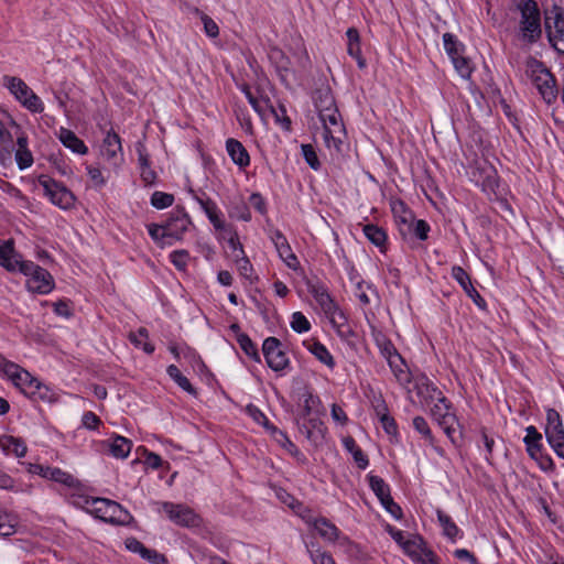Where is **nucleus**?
Masks as SVG:
<instances>
[{"instance_id": "44", "label": "nucleus", "mask_w": 564, "mask_h": 564, "mask_svg": "<svg viewBox=\"0 0 564 564\" xmlns=\"http://www.w3.org/2000/svg\"><path fill=\"white\" fill-rule=\"evenodd\" d=\"M362 230L367 239L376 247L380 248L381 250L382 248L386 247L388 236L387 232L381 227L368 224L365 225Z\"/></svg>"}, {"instance_id": "5", "label": "nucleus", "mask_w": 564, "mask_h": 564, "mask_svg": "<svg viewBox=\"0 0 564 564\" xmlns=\"http://www.w3.org/2000/svg\"><path fill=\"white\" fill-rule=\"evenodd\" d=\"M470 178L477 185L481 186L482 191L486 192L490 200H497L500 204V208H509L505 199H500L497 193L499 187L498 174L492 164L485 159H476L470 167Z\"/></svg>"}, {"instance_id": "40", "label": "nucleus", "mask_w": 564, "mask_h": 564, "mask_svg": "<svg viewBox=\"0 0 564 564\" xmlns=\"http://www.w3.org/2000/svg\"><path fill=\"white\" fill-rule=\"evenodd\" d=\"M166 373L182 390L186 391L191 395H197V390L192 386L189 380L181 372L177 366L170 365L166 368Z\"/></svg>"}, {"instance_id": "1", "label": "nucleus", "mask_w": 564, "mask_h": 564, "mask_svg": "<svg viewBox=\"0 0 564 564\" xmlns=\"http://www.w3.org/2000/svg\"><path fill=\"white\" fill-rule=\"evenodd\" d=\"M0 377L10 381L14 388L33 402L55 403L58 401V394L52 387L1 354Z\"/></svg>"}, {"instance_id": "23", "label": "nucleus", "mask_w": 564, "mask_h": 564, "mask_svg": "<svg viewBox=\"0 0 564 564\" xmlns=\"http://www.w3.org/2000/svg\"><path fill=\"white\" fill-rule=\"evenodd\" d=\"M126 547L133 552L140 554V556L152 564H166V557L159 553L156 550L148 549L145 545L135 538H129L126 540Z\"/></svg>"}, {"instance_id": "15", "label": "nucleus", "mask_w": 564, "mask_h": 564, "mask_svg": "<svg viewBox=\"0 0 564 564\" xmlns=\"http://www.w3.org/2000/svg\"><path fill=\"white\" fill-rule=\"evenodd\" d=\"M39 183L45 189L53 204L62 209L72 207L75 202L74 194L62 183L47 175H40Z\"/></svg>"}, {"instance_id": "53", "label": "nucleus", "mask_w": 564, "mask_h": 564, "mask_svg": "<svg viewBox=\"0 0 564 564\" xmlns=\"http://www.w3.org/2000/svg\"><path fill=\"white\" fill-rule=\"evenodd\" d=\"M169 258L178 271H186L189 261V253L187 250H174L170 253Z\"/></svg>"}, {"instance_id": "31", "label": "nucleus", "mask_w": 564, "mask_h": 564, "mask_svg": "<svg viewBox=\"0 0 564 564\" xmlns=\"http://www.w3.org/2000/svg\"><path fill=\"white\" fill-rule=\"evenodd\" d=\"M226 149L232 162L239 167H246L250 164V156L242 143L236 139L226 141Z\"/></svg>"}, {"instance_id": "39", "label": "nucleus", "mask_w": 564, "mask_h": 564, "mask_svg": "<svg viewBox=\"0 0 564 564\" xmlns=\"http://www.w3.org/2000/svg\"><path fill=\"white\" fill-rule=\"evenodd\" d=\"M45 479L58 482L68 488H73L78 485V480L72 474L58 467L50 466Z\"/></svg>"}, {"instance_id": "63", "label": "nucleus", "mask_w": 564, "mask_h": 564, "mask_svg": "<svg viewBox=\"0 0 564 564\" xmlns=\"http://www.w3.org/2000/svg\"><path fill=\"white\" fill-rule=\"evenodd\" d=\"M370 403L377 417H380L389 413L388 404L381 393L373 394L370 400Z\"/></svg>"}, {"instance_id": "7", "label": "nucleus", "mask_w": 564, "mask_h": 564, "mask_svg": "<svg viewBox=\"0 0 564 564\" xmlns=\"http://www.w3.org/2000/svg\"><path fill=\"white\" fill-rule=\"evenodd\" d=\"M528 68L531 72L532 82L538 88L543 100L547 105L555 101L557 98V88L553 74L541 61L533 57L528 61Z\"/></svg>"}, {"instance_id": "57", "label": "nucleus", "mask_w": 564, "mask_h": 564, "mask_svg": "<svg viewBox=\"0 0 564 564\" xmlns=\"http://www.w3.org/2000/svg\"><path fill=\"white\" fill-rule=\"evenodd\" d=\"M452 62L455 66V69L463 78H469L473 72L470 59L463 56V54L457 55L452 58Z\"/></svg>"}, {"instance_id": "21", "label": "nucleus", "mask_w": 564, "mask_h": 564, "mask_svg": "<svg viewBox=\"0 0 564 564\" xmlns=\"http://www.w3.org/2000/svg\"><path fill=\"white\" fill-rule=\"evenodd\" d=\"M299 429L301 434L314 445L323 442L327 431L324 423L317 417L305 419Z\"/></svg>"}, {"instance_id": "51", "label": "nucleus", "mask_w": 564, "mask_h": 564, "mask_svg": "<svg viewBox=\"0 0 564 564\" xmlns=\"http://www.w3.org/2000/svg\"><path fill=\"white\" fill-rule=\"evenodd\" d=\"M444 47L449 55L451 59L456 57L464 52V45L458 43L455 35L452 33H445L443 35Z\"/></svg>"}, {"instance_id": "2", "label": "nucleus", "mask_w": 564, "mask_h": 564, "mask_svg": "<svg viewBox=\"0 0 564 564\" xmlns=\"http://www.w3.org/2000/svg\"><path fill=\"white\" fill-rule=\"evenodd\" d=\"M72 503L94 518L112 525H127L132 520L131 513L115 500L88 495H73Z\"/></svg>"}, {"instance_id": "60", "label": "nucleus", "mask_w": 564, "mask_h": 564, "mask_svg": "<svg viewBox=\"0 0 564 564\" xmlns=\"http://www.w3.org/2000/svg\"><path fill=\"white\" fill-rule=\"evenodd\" d=\"M270 112L274 116L275 122L280 123L286 131L291 130V119L286 116V109L283 105H279V108L270 106Z\"/></svg>"}, {"instance_id": "41", "label": "nucleus", "mask_w": 564, "mask_h": 564, "mask_svg": "<svg viewBox=\"0 0 564 564\" xmlns=\"http://www.w3.org/2000/svg\"><path fill=\"white\" fill-rule=\"evenodd\" d=\"M306 549L313 564H336L333 555L329 552L322 550L317 542L306 544Z\"/></svg>"}, {"instance_id": "8", "label": "nucleus", "mask_w": 564, "mask_h": 564, "mask_svg": "<svg viewBox=\"0 0 564 564\" xmlns=\"http://www.w3.org/2000/svg\"><path fill=\"white\" fill-rule=\"evenodd\" d=\"M318 117L324 126V141L326 147L340 153L346 139V129L338 108L327 110Z\"/></svg>"}, {"instance_id": "56", "label": "nucleus", "mask_w": 564, "mask_h": 564, "mask_svg": "<svg viewBox=\"0 0 564 564\" xmlns=\"http://www.w3.org/2000/svg\"><path fill=\"white\" fill-rule=\"evenodd\" d=\"M302 155L308 166L315 171L321 169V162L315 151V148L312 144H302L301 145Z\"/></svg>"}, {"instance_id": "55", "label": "nucleus", "mask_w": 564, "mask_h": 564, "mask_svg": "<svg viewBox=\"0 0 564 564\" xmlns=\"http://www.w3.org/2000/svg\"><path fill=\"white\" fill-rule=\"evenodd\" d=\"M174 203V196L169 193L156 191L151 196V205L156 209H164Z\"/></svg>"}, {"instance_id": "34", "label": "nucleus", "mask_w": 564, "mask_h": 564, "mask_svg": "<svg viewBox=\"0 0 564 564\" xmlns=\"http://www.w3.org/2000/svg\"><path fill=\"white\" fill-rule=\"evenodd\" d=\"M0 264L8 271H15L19 264V259L14 251L12 240H0Z\"/></svg>"}, {"instance_id": "48", "label": "nucleus", "mask_w": 564, "mask_h": 564, "mask_svg": "<svg viewBox=\"0 0 564 564\" xmlns=\"http://www.w3.org/2000/svg\"><path fill=\"white\" fill-rule=\"evenodd\" d=\"M192 12L199 17L207 36L215 39L219 35V26L209 15L200 11L198 8H193Z\"/></svg>"}, {"instance_id": "52", "label": "nucleus", "mask_w": 564, "mask_h": 564, "mask_svg": "<svg viewBox=\"0 0 564 564\" xmlns=\"http://www.w3.org/2000/svg\"><path fill=\"white\" fill-rule=\"evenodd\" d=\"M291 328L299 334L306 333L311 329V323L302 312H294L290 322Z\"/></svg>"}, {"instance_id": "58", "label": "nucleus", "mask_w": 564, "mask_h": 564, "mask_svg": "<svg viewBox=\"0 0 564 564\" xmlns=\"http://www.w3.org/2000/svg\"><path fill=\"white\" fill-rule=\"evenodd\" d=\"M234 260L237 264V269H238L240 275L242 278L251 281L252 274H253V267H252L250 260L248 259V257L246 256V253L240 257L234 258Z\"/></svg>"}, {"instance_id": "11", "label": "nucleus", "mask_w": 564, "mask_h": 564, "mask_svg": "<svg viewBox=\"0 0 564 564\" xmlns=\"http://www.w3.org/2000/svg\"><path fill=\"white\" fill-rule=\"evenodd\" d=\"M160 509L166 513L167 518L180 527L196 528L199 527L200 517L188 506L174 503L170 501L158 502Z\"/></svg>"}, {"instance_id": "62", "label": "nucleus", "mask_w": 564, "mask_h": 564, "mask_svg": "<svg viewBox=\"0 0 564 564\" xmlns=\"http://www.w3.org/2000/svg\"><path fill=\"white\" fill-rule=\"evenodd\" d=\"M291 507L308 527H312L313 523L316 521L317 518L313 516L312 510L308 507L304 506L303 503L296 501V503L291 505Z\"/></svg>"}, {"instance_id": "20", "label": "nucleus", "mask_w": 564, "mask_h": 564, "mask_svg": "<svg viewBox=\"0 0 564 564\" xmlns=\"http://www.w3.org/2000/svg\"><path fill=\"white\" fill-rule=\"evenodd\" d=\"M312 98L318 116L327 110L337 108L332 88L326 82H323L314 89Z\"/></svg>"}, {"instance_id": "19", "label": "nucleus", "mask_w": 564, "mask_h": 564, "mask_svg": "<svg viewBox=\"0 0 564 564\" xmlns=\"http://www.w3.org/2000/svg\"><path fill=\"white\" fill-rule=\"evenodd\" d=\"M544 434L547 444H552L555 441H563L564 437V424L561 414L553 408L546 409Z\"/></svg>"}, {"instance_id": "26", "label": "nucleus", "mask_w": 564, "mask_h": 564, "mask_svg": "<svg viewBox=\"0 0 564 564\" xmlns=\"http://www.w3.org/2000/svg\"><path fill=\"white\" fill-rule=\"evenodd\" d=\"M121 139L113 130L107 132L102 140L101 155L108 161L117 163L119 154L121 153Z\"/></svg>"}, {"instance_id": "50", "label": "nucleus", "mask_w": 564, "mask_h": 564, "mask_svg": "<svg viewBox=\"0 0 564 564\" xmlns=\"http://www.w3.org/2000/svg\"><path fill=\"white\" fill-rule=\"evenodd\" d=\"M413 429L421 434L431 446H434V435L425 417L417 415L412 421Z\"/></svg>"}, {"instance_id": "9", "label": "nucleus", "mask_w": 564, "mask_h": 564, "mask_svg": "<svg viewBox=\"0 0 564 564\" xmlns=\"http://www.w3.org/2000/svg\"><path fill=\"white\" fill-rule=\"evenodd\" d=\"M4 86L15 97V99L29 111L41 113L44 105L41 98L26 85V83L15 76H4Z\"/></svg>"}, {"instance_id": "29", "label": "nucleus", "mask_w": 564, "mask_h": 564, "mask_svg": "<svg viewBox=\"0 0 564 564\" xmlns=\"http://www.w3.org/2000/svg\"><path fill=\"white\" fill-rule=\"evenodd\" d=\"M0 449L6 455H14L18 458L24 457L28 452L24 441L12 435L0 436Z\"/></svg>"}, {"instance_id": "49", "label": "nucleus", "mask_w": 564, "mask_h": 564, "mask_svg": "<svg viewBox=\"0 0 564 564\" xmlns=\"http://www.w3.org/2000/svg\"><path fill=\"white\" fill-rule=\"evenodd\" d=\"M300 402L302 406L303 414L308 416L312 411L319 404V398L313 392L305 388L303 392L300 394Z\"/></svg>"}, {"instance_id": "24", "label": "nucleus", "mask_w": 564, "mask_h": 564, "mask_svg": "<svg viewBox=\"0 0 564 564\" xmlns=\"http://www.w3.org/2000/svg\"><path fill=\"white\" fill-rule=\"evenodd\" d=\"M330 324L335 328L337 335L345 343L352 345L357 337L355 330L348 324V318L343 310L328 317Z\"/></svg>"}, {"instance_id": "45", "label": "nucleus", "mask_w": 564, "mask_h": 564, "mask_svg": "<svg viewBox=\"0 0 564 564\" xmlns=\"http://www.w3.org/2000/svg\"><path fill=\"white\" fill-rule=\"evenodd\" d=\"M376 345L378 346L381 356L387 360H397L395 358H400V354L398 352L397 348L392 344V341L387 338L382 334H378L375 337Z\"/></svg>"}, {"instance_id": "14", "label": "nucleus", "mask_w": 564, "mask_h": 564, "mask_svg": "<svg viewBox=\"0 0 564 564\" xmlns=\"http://www.w3.org/2000/svg\"><path fill=\"white\" fill-rule=\"evenodd\" d=\"M268 237L274 245L276 252L281 260L285 263V265L296 271L300 268V261L295 253L292 251L290 243L285 236L279 229L274 228L273 225L267 219V225L264 228Z\"/></svg>"}, {"instance_id": "33", "label": "nucleus", "mask_w": 564, "mask_h": 564, "mask_svg": "<svg viewBox=\"0 0 564 564\" xmlns=\"http://www.w3.org/2000/svg\"><path fill=\"white\" fill-rule=\"evenodd\" d=\"M437 521L443 530V534L455 542L457 539L463 538V531L456 525L452 517L445 513L443 510H436Z\"/></svg>"}, {"instance_id": "32", "label": "nucleus", "mask_w": 564, "mask_h": 564, "mask_svg": "<svg viewBox=\"0 0 564 564\" xmlns=\"http://www.w3.org/2000/svg\"><path fill=\"white\" fill-rule=\"evenodd\" d=\"M312 528L317 531L318 535L330 543H335L340 534L339 529L327 518L319 517L313 523Z\"/></svg>"}, {"instance_id": "42", "label": "nucleus", "mask_w": 564, "mask_h": 564, "mask_svg": "<svg viewBox=\"0 0 564 564\" xmlns=\"http://www.w3.org/2000/svg\"><path fill=\"white\" fill-rule=\"evenodd\" d=\"M367 479L370 489L379 499V501H382L383 499L388 498L391 495L390 486L384 481L383 478L377 475L368 474Z\"/></svg>"}, {"instance_id": "27", "label": "nucleus", "mask_w": 564, "mask_h": 564, "mask_svg": "<svg viewBox=\"0 0 564 564\" xmlns=\"http://www.w3.org/2000/svg\"><path fill=\"white\" fill-rule=\"evenodd\" d=\"M109 454L117 459H124L131 452V440L121 436L112 435L106 442Z\"/></svg>"}, {"instance_id": "16", "label": "nucleus", "mask_w": 564, "mask_h": 564, "mask_svg": "<svg viewBox=\"0 0 564 564\" xmlns=\"http://www.w3.org/2000/svg\"><path fill=\"white\" fill-rule=\"evenodd\" d=\"M395 221L402 236L413 235L420 240L429 238L430 225L425 220L415 219L414 214H400Z\"/></svg>"}, {"instance_id": "28", "label": "nucleus", "mask_w": 564, "mask_h": 564, "mask_svg": "<svg viewBox=\"0 0 564 564\" xmlns=\"http://www.w3.org/2000/svg\"><path fill=\"white\" fill-rule=\"evenodd\" d=\"M273 429V436L275 441L284 448L299 464L306 465L307 457L300 448L289 438L285 432L276 429Z\"/></svg>"}, {"instance_id": "61", "label": "nucleus", "mask_w": 564, "mask_h": 564, "mask_svg": "<svg viewBox=\"0 0 564 564\" xmlns=\"http://www.w3.org/2000/svg\"><path fill=\"white\" fill-rule=\"evenodd\" d=\"M378 420L381 423L382 429L389 436H391V437L399 436L398 424H397L394 417L390 415V413L378 417Z\"/></svg>"}, {"instance_id": "12", "label": "nucleus", "mask_w": 564, "mask_h": 564, "mask_svg": "<svg viewBox=\"0 0 564 564\" xmlns=\"http://www.w3.org/2000/svg\"><path fill=\"white\" fill-rule=\"evenodd\" d=\"M262 354L268 367L274 372H284L290 369L291 361L282 349V343L276 337H268L262 344Z\"/></svg>"}, {"instance_id": "25", "label": "nucleus", "mask_w": 564, "mask_h": 564, "mask_svg": "<svg viewBox=\"0 0 564 564\" xmlns=\"http://www.w3.org/2000/svg\"><path fill=\"white\" fill-rule=\"evenodd\" d=\"M303 345L321 364L325 365L330 370L335 368L336 362L333 355L319 340H305Z\"/></svg>"}, {"instance_id": "3", "label": "nucleus", "mask_w": 564, "mask_h": 564, "mask_svg": "<svg viewBox=\"0 0 564 564\" xmlns=\"http://www.w3.org/2000/svg\"><path fill=\"white\" fill-rule=\"evenodd\" d=\"M517 10L520 13L518 40L524 44H534L542 37L541 12L535 0H519Z\"/></svg>"}, {"instance_id": "46", "label": "nucleus", "mask_w": 564, "mask_h": 564, "mask_svg": "<svg viewBox=\"0 0 564 564\" xmlns=\"http://www.w3.org/2000/svg\"><path fill=\"white\" fill-rule=\"evenodd\" d=\"M237 343L241 350L253 361L260 364L261 357L258 350L257 345L252 341V339L246 333H239L237 335Z\"/></svg>"}, {"instance_id": "64", "label": "nucleus", "mask_w": 564, "mask_h": 564, "mask_svg": "<svg viewBox=\"0 0 564 564\" xmlns=\"http://www.w3.org/2000/svg\"><path fill=\"white\" fill-rule=\"evenodd\" d=\"M412 562L414 564H440L437 555L429 547L422 554H417Z\"/></svg>"}, {"instance_id": "59", "label": "nucleus", "mask_w": 564, "mask_h": 564, "mask_svg": "<svg viewBox=\"0 0 564 564\" xmlns=\"http://www.w3.org/2000/svg\"><path fill=\"white\" fill-rule=\"evenodd\" d=\"M101 425L102 421L96 413L93 411L84 412L82 416V427L89 431H98Z\"/></svg>"}, {"instance_id": "47", "label": "nucleus", "mask_w": 564, "mask_h": 564, "mask_svg": "<svg viewBox=\"0 0 564 564\" xmlns=\"http://www.w3.org/2000/svg\"><path fill=\"white\" fill-rule=\"evenodd\" d=\"M17 519L4 509L0 508V536H10L15 532Z\"/></svg>"}, {"instance_id": "38", "label": "nucleus", "mask_w": 564, "mask_h": 564, "mask_svg": "<svg viewBox=\"0 0 564 564\" xmlns=\"http://www.w3.org/2000/svg\"><path fill=\"white\" fill-rule=\"evenodd\" d=\"M406 556L411 558V561L416 557L417 554H422L423 551L427 549L425 540L417 534H411L408 536L406 542L403 543L401 547Z\"/></svg>"}, {"instance_id": "54", "label": "nucleus", "mask_w": 564, "mask_h": 564, "mask_svg": "<svg viewBox=\"0 0 564 564\" xmlns=\"http://www.w3.org/2000/svg\"><path fill=\"white\" fill-rule=\"evenodd\" d=\"M189 196L192 199L196 200L199 205V208L203 212H216L217 206L216 203L204 192L195 193L193 191L189 192Z\"/></svg>"}, {"instance_id": "36", "label": "nucleus", "mask_w": 564, "mask_h": 564, "mask_svg": "<svg viewBox=\"0 0 564 564\" xmlns=\"http://www.w3.org/2000/svg\"><path fill=\"white\" fill-rule=\"evenodd\" d=\"M59 141L64 147L70 149L74 153L86 154L88 148L72 130L62 128L59 131Z\"/></svg>"}, {"instance_id": "37", "label": "nucleus", "mask_w": 564, "mask_h": 564, "mask_svg": "<svg viewBox=\"0 0 564 564\" xmlns=\"http://www.w3.org/2000/svg\"><path fill=\"white\" fill-rule=\"evenodd\" d=\"M343 445L347 452L352 455L355 463L358 468L366 469L369 465V459L367 455L362 452V449L358 446L355 438L351 436H346L343 438Z\"/></svg>"}, {"instance_id": "30", "label": "nucleus", "mask_w": 564, "mask_h": 564, "mask_svg": "<svg viewBox=\"0 0 564 564\" xmlns=\"http://www.w3.org/2000/svg\"><path fill=\"white\" fill-rule=\"evenodd\" d=\"M525 436L523 443L530 458H536V455L543 451L542 434L534 425L525 427Z\"/></svg>"}, {"instance_id": "13", "label": "nucleus", "mask_w": 564, "mask_h": 564, "mask_svg": "<svg viewBox=\"0 0 564 564\" xmlns=\"http://www.w3.org/2000/svg\"><path fill=\"white\" fill-rule=\"evenodd\" d=\"M305 285L327 318L341 310L330 295L327 285L318 278L306 279Z\"/></svg>"}, {"instance_id": "4", "label": "nucleus", "mask_w": 564, "mask_h": 564, "mask_svg": "<svg viewBox=\"0 0 564 564\" xmlns=\"http://www.w3.org/2000/svg\"><path fill=\"white\" fill-rule=\"evenodd\" d=\"M188 214H172V217L162 225H148V232L154 242L164 246L182 238L191 225Z\"/></svg>"}, {"instance_id": "35", "label": "nucleus", "mask_w": 564, "mask_h": 564, "mask_svg": "<svg viewBox=\"0 0 564 564\" xmlns=\"http://www.w3.org/2000/svg\"><path fill=\"white\" fill-rule=\"evenodd\" d=\"M210 224L217 231V237L219 240L227 241L230 239V236L236 237L237 230L231 224L226 223L223 218L224 214H207Z\"/></svg>"}, {"instance_id": "17", "label": "nucleus", "mask_w": 564, "mask_h": 564, "mask_svg": "<svg viewBox=\"0 0 564 564\" xmlns=\"http://www.w3.org/2000/svg\"><path fill=\"white\" fill-rule=\"evenodd\" d=\"M452 278L462 286L465 293L473 300L475 305L485 311L487 310L486 300L479 294L471 283L469 274L459 265H454L451 272Z\"/></svg>"}, {"instance_id": "22", "label": "nucleus", "mask_w": 564, "mask_h": 564, "mask_svg": "<svg viewBox=\"0 0 564 564\" xmlns=\"http://www.w3.org/2000/svg\"><path fill=\"white\" fill-rule=\"evenodd\" d=\"M55 286L52 274L41 268L33 278L26 280V288L32 293L48 294Z\"/></svg>"}, {"instance_id": "43", "label": "nucleus", "mask_w": 564, "mask_h": 564, "mask_svg": "<svg viewBox=\"0 0 564 564\" xmlns=\"http://www.w3.org/2000/svg\"><path fill=\"white\" fill-rule=\"evenodd\" d=\"M397 360H390L388 361L389 367L391 368L397 381L403 386L406 387L412 381V377L409 370L405 369V364L403 358L400 356V358H395Z\"/></svg>"}, {"instance_id": "18", "label": "nucleus", "mask_w": 564, "mask_h": 564, "mask_svg": "<svg viewBox=\"0 0 564 564\" xmlns=\"http://www.w3.org/2000/svg\"><path fill=\"white\" fill-rule=\"evenodd\" d=\"M413 382V390L423 405H431L443 393L424 373L414 377Z\"/></svg>"}, {"instance_id": "6", "label": "nucleus", "mask_w": 564, "mask_h": 564, "mask_svg": "<svg viewBox=\"0 0 564 564\" xmlns=\"http://www.w3.org/2000/svg\"><path fill=\"white\" fill-rule=\"evenodd\" d=\"M430 415L444 431L451 443L458 446V441L455 436L456 427H462L460 423L454 412L453 403L442 393L435 399L430 409Z\"/></svg>"}, {"instance_id": "10", "label": "nucleus", "mask_w": 564, "mask_h": 564, "mask_svg": "<svg viewBox=\"0 0 564 564\" xmlns=\"http://www.w3.org/2000/svg\"><path fill=\"white\" fill-rule=\"evenodd\" d=\"M544 29L550 45L564 55V12L558 6H553L544 13Z\"/></svg>"}]
</instances>
